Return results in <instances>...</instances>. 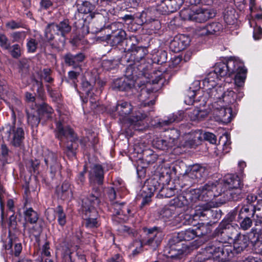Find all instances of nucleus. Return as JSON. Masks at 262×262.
I'll return each instance as SVG.
<instances>
[{"mask_svg":"<svg viewBox=\"0 0 262 262\" xmlns=\"http://www.w3.org/2000/svg\"><path fill=\"white\" fill-rule=\"evenodd\" d=\"M189 38L183 34L176 36L170 42V48L174 52H179L184 50L189 45Z\"/></svg>","mask_w":262,"mask_h":262,"instance_id":"19","label":"nucleus"},{"mask_svg":"<svg viewBox=\"0 0 262 262\" xmlns=\"http://www.w3.org/2000/svg\"><path fill=\"white\" fill-rule=\"evenodd\" d=\"M249 243L248 236L238 233L234 239L233 246L215 242L205 247V253L209 254V258L213 257L219 258L221 260H228L232 258L235 254L240 253L245 250Z\"/></svg>","mask_w":262,"mask_h":262,"instance_id":"1","label":"nucleus"},{"mask_svg":"<svg viewBox=\"0 0 262 262\" xmlns=\"http://www.w3.org/2000/svg\"><path fill=\"white\" fill-rule=\"evenodd\" d=\"M188 203V201L186 198V196L181 195L173 199L172 202L171 203V205L174 206L176 208V207L181 208L183 206L187 205Z\"/></svg>","mask_w":262,"mask_h":262,"instance_id":"48","label":"nucleus"},{"mask_svg":"<svg viewBox=\"0 0 262 262\" xmlns=\"http://www.w3.org/2000/svg\"><path fill=\"white\" fill-rule=\"evenodd\" d=\"M72 29L70 25L69 20L64 19L59 23H51L47 25L45 31V36L48 41H51L55 39V36H60L61 38L59 39V43H57L58 46H63L66 36L69 34Z\"/></svg>","mask_w":262,"mask_h":262,"instance_id":"6","label":"nucleus"},{"mask_svg":"<svg viewBox=\"0 0 262 262\" xmlns=\"http://www.w3.org/2000/svg\"><path fill=\"white\" fill-rule=\"evenodd\" d=\"M11 43L5 34L0 33V47L4 50H9Z\"/></svg>","mask_w":262,"mask_h":262,"instance_id":"54","label":"nucleus"},{"mask_svg":"<svg viewBox=\"0 0 262 262\" xmlns=\"http://www.w3.org/2000/svg\"><path fill=\"white\" fill-rule=\"evenodd\" d=\"M24 215L25 221L31 224L36 223L39 218V215L37 212L31 207H26L24 212Z\"/></svg>","mask_w":262,"mask_h":262,"instance_id":"33","label":"nucleus"},{"mask_svg":"<svg viewBox=\"0 0 262 262\" xmlns=\"http://www.w3.org/2000/svg\"><path fill=\"white\" fill-rule=\"evenodd\" d=\"M170 247L168 249V257L172 259H179L181 256L186 251V249L178 241H173V237L169 241Z\"/></svg>","mask_w":262,"mask_h":262,"instance_id":"16","label":"nucleus"},{"mask_svg":"<svg viewBox=\"0 0 262 262\" xmlns=\"http://www.w3.org/2000/svg\"><path fill=\"white\" fill-rule=\"evenodd\" d=\"M79 13L87 14H89L91 19L95 17V13L94 12L95 7L88 1L82 2L81 3H77L76 5Z\"/></svg>","mask_w":262,"mask_h":262,"instance_id":"27","label":"nucleus"},{"mask_svg":"<svg viewBox=\"0 0 262 262\" xmlns=\"http://www.w3.org/2000/svg\"><path fill=\"white\" fill-rule=\"evenodd\" d=\"M207 25L210 34H219L223 30V26L218 22H213Z\"/></svg>","mask_w":262,"mask_h":262,"instance_id":"47","label":"nucleus"},{"mask_svg":"<svg viewBox=\"0 0 262 262\" xmlns=\"http://www.w3.org/2000/svg\"><path fill=\"white\" fill-rule=\"evenodd\" d=\"M71 262H85L86 259L85 256L82 254L78 253H71L69 255Z\"/></svg>","mask_w":262,"mask_h":262,"instance_id":"60","label":"nucleus"},{"mask_svg":"<svg viewBox=\"0 0 262 262\" xmlns=\"http://www.w3.org/2000/svg\"><path fill=\"white\" fill-rule=\"evenodd\" d=\"M222 184L209 182L203 186L200 187L199 189L201 191L203 200L205 201H208L207 203L212 202L209 201L210 199L217 196L222 193V189L218 191V189L220 188Z\"/></svg>","mask_w":262,"mask_h":262,"instance_id":"14","label":"nucleus"},{"mask_svg":"<svg viewBox=\"0 0 262 262\" xmlns=\"http://www.w3.org/2000/svg\"><path fill=\"white\" fill-rule=\"evenodd\" d=\"M133 105L126 101H120L116 106V111L122 118L127 117L132 112Z\"/></svg>","mask_w":262,"mask_h":262,"instance_id":"28","label":"nucleus"},{"mask_svg":"<svg viewBox=\"0 0 262 262\" xmlns=\"http://www.w3.org/2000/svg\"><path fill=\"white\" fill-rule=\"evenodd\" d=\"M157 10L162 14H167V6L166 4V0H160L159 3H157Z\"/></svg>","mask_w":262,"mask_h":262,"instance_id":"62","label":"nucleus"},{"mask_svg":"<svg viewBox=\"0 0 262 262\" xmlns=\"http://www.w3.org/2000/svg\"><path fill=\"white\" fill-rule=\"evenodd\" d=\"M176 210V208L174 206H165L161 210L160 215L161 218L164 220L169 219L174 214Z\"/></svg>","mask_w":262,"mask_h":262,"instance_id":"36","label":"nucleus"},{"mask_svg":"<svg viewBox=\"0 0 262 262\" xmlns=\"http://www.w3.org/2000/svg\"><path fill=\"white\" fill-rule=\"evenodd\" d=\"M118 25L121 26V24L120 23H114L111 25V29L113 30L112 33L109 35V37L112 46H117L126 38V34L124 30L122 29H115Z\"/></svg>","mask_w":262,"mask_h":262,"instance_id":"18","label":"nucleus"},{"mask_svg":"<svg viewBox=\"0 0 262 262\" xmlns=\"http://www.w3.org/2000/svg\"><path fill=\"white\" fill-rule=\"evenodd\" d=\"M135 85V83L134 80H130V79L125 77L115 80L114 81L113 88L115 90L124 91L132 89Z\"/></svg>","mask_w":262,"mask_h":262,"instance_id":"23","label":"nucleus"},{"mask_svg":"<svg viewBox=\"0 0 262 262\" xmlns=\"http://www.w3.org/2000/svg\"><path fill=\"white\" fill-rule=\"evenodd\" d=\"M157 142L159 146L158 148L162 150L167 149L168 148L172 147L175 145L170 141L167 140L160 139Z\"/></svg>","mask_w":262,"mask_h":262,"instance_id":"58","label":"nucleus"},{"mask_svg":"<svg viewBox=\"0 0 262 262\" xmlns=\"http://www.w3.org/2000/svg\"><path fill=\"white\" fill-rule=\"evenodd\" d=\"M204 225L197 227L195 229H188L185 231H182L178 233L177 235L173 236V241H189L197 237V239L192 243V247L194 248L199 247L203 243V238L200 237L205 235L207 232H203Z\"/></svg>","mask_w":262,"mask_h":262,"instance_id":"9","label":"nucleus"},{"mask_svg":"<svg viewBox=\"0 0 262 262\" xmlns=\"http://www.w3.org/2000/svg\"><path fill=\"white\" fill-rule=\"evenodd\" d=\"M96 83V81H89L86 79H83L81 83V87L83 91L85 92V94L89 96L90 91Z\"/></svg>","mask_w":262,"mask_h":262,"instance_id":"52","label":"nucleus"},{"mask_svg":"<svg viewBox=\"0 0 262 262\" xmlns=\"http://www.w3.org/2000/svg\"><path fill=\"white\" fill-rule=\"evenodd\" d=\"M176 190L172 188H163L160 190V195L164 198H170L175 194Z\"/></svg>","mask_w":262,"mask_h":262,"instance_id":"59","label":"nucleus"},{"mask_svg":"<svg viewBox=\"0 0 262 262\" xmlns=\"http://www.w3.org/2000/svg\"><path fill=\"white\" fill-rule=\"evenodd\" d=\"M223 182V187L221 189L222 190L239 187L242 185L240 179L238 176L232 174H228L225 176Z\"/></svg>","mask_w":262,"mask_h":262,"instance_id":"25","label":"nucleus"},{"mask_svg":"<svg viewBox=\"0 0 262 262\" xmlns=\"http://www.w3.org/2000/svg\"><path fill=\"white\" fill-rule=\"evenodd\" d=\"M239 208L238 210V217H248L251 216V213L253 212V205L242 204L238 206Z\"/></svg>","mask_w":262,"mask_h":262,"instance_id":"37","label":"nucleus"},{"mask_svg":"<svg viewBox=\"0 0 262 262\" xmlns=\"http://www.w3.org/2000/svg\"><path fill=\"white\" fill-rule=\"evenodd\" d=\"M155 94L154 93L150 92L146 90H142L138 98L140 102L138 105L140 107H144L147 105H152L155 103Z\"/></svg>","mask_w":262,"mask_h":262,"instance_id":"21","label":"nucleus"},{"mask_svg":"<svg viewBox=\"0 0 262 262\" xmlns=\"http://www.w3.org/2000/svg\"><path fill=\"white\" fill-rule=\"evenodd\" d=\"M143 159L148 164L153 163L158 158V155L152 150L148 149L143 151Z\"/></svg>","mask_w":262,"mask_h":262,"instance_id":"39","label":"nucleus"},{"mask_svg":"<svg viewBox=\"0 0 262 262\" xmlns=\"http://www.w3.org/2000/svg\"><path fill=\"white\" fill-rule=\"evenodd\" d=\"M236 100V95L232 90H228L224 92L223 90V94L221 97L222 102L220 104H224L226 106L229 105L230 104L234 102Z\"/></svg>","mask_w":262,"mask_h":262,"instance_id":"34","label":"nucleus"},{"mask_svg":"<svg viewBox=\"0 0 262 262\" xmlns=\"http://www.w3.org/2000/svg\"><path fill=\"white\" fill-rule=\"evenodd\" d=\"M52 71L50 69H44L40 71V77L45 80L46 82L51 83L53 81V79L51 77Z\"/></svg>","mask_w":262,"mask_h":262,"instance_id":"57","label":"nucleus"},{"mask_svg":"<svg viewBox=\"0 0 262 262\" xmlns=\"http://www.w3.org/2000/svg\"><path fill=\"white\" fill-rule=\"evenodd\" d=\"M168 140L170 141L173 144H176V142L180 136V132L177 129H171L167 132Z\"/></svg>","mask_w":262,"mask_h":262,"instance_id":"56","label":"nucleus"},{"mask_svg":"<svg viewBox=\"0 0 262 262\" xmlns=\"http://www.w3.org/2000/svg\"><path fill=\"white\" fill-rule=\"evenodd\" d=\"M186 196L187 199H189L192 202H195L197 200L204 201L201 191L199 188L190 190L189 192L186 194Z\"/></svg>","mask_w":262,"mask_h":262,"instance_id":"44","label":"nucleus"},{"mask_svg":"<svg viewBox=\"0 0 262 262\" xmlns=\"http://www.w3.org/2000/svg\"><path fill=\"white\" fill-rule=\"evenodd\" d=\"M57 161V157L54 153L52 151H48V154L45 156V162L47 165L54 163Z\"/></svg>","mask_w":262,"mask_h":262,"instance_id":"64","label":"nucleus"},{"mask_svg":"<svg viewBox=\"0 0 262 262\" xmlns=\"http://www.w3.org/2000/svg\"><path fill=\"white\" fill-rule=\"evenodd\" d=\"M184 117V112L179 111L173 113L167 117V119L159 120L155 125L157 127H163L168 125L173 122H179L182 121Z\"/></svg>","mask_w":262,"mask_h":262,"instance_id":"22","label":"nucleus"},{"mask_svg":"<svg viewBox=\"0 0 262 262\" xmlns=\"http://www.w3.org/2000/svg\"><path fill=\"white\" fill-rule=\"evenodd\" d=\"M231 143L230 137L228 134H224L220 138L219 144H222L223 150L225 153L229 152Z\"/></svg>","mask_w":262,"mask_h":262,"instance_id":"42","label":"nucleus"},{"mask_svg":"<svg viewBox=\"0 0 262 262\" xmlns=\"http://www.w3.org/2000/svg\"><path fill=\"white\" fill-rule=\"evenodd\" d=\"M39 114L45 116L47 119L51 118V115L53 112V110L46 103H43L40 105L38 110L37 111Z\"/></svg>","mask_w":262,"mask_h":262,"instance_id":"45","label":"nucleus"},{"mask_svg":"<svg viewBox=\"0 0 262 262\" xmlns=\"http://www.w3.org/2000/svg\"><path fill=\"white\" fill-rule=\"evenodd\" d=\"M135 54V63L134 65H129L126 68L125 77L135 82L142 76L147 77V71L148 67L145 64L144 58L146 54V49L142 47L136 48Z\"/></svg>","mask_w":262,"mask_h":262,"instance_id":"3","label":"nucleus"},{"mask_svg":"<svg viewBox=\"0 0 262 262\" xmlns=\"http://www.w3.org/2000/svg\"><path fill=\"white\" fill-rule=\"evenodd\" d=\"M146 236L142 239L141 246H148L152 249L156 250L160 245L162 239V233L157 227L144 230Z\"/></svg>","mask_w":262,"mask_h":262,"instance_id":"12","label":"nucleus"},{"mask_svg":"<svg viewBox=\"0 0 262 262\" xmlns=\"http://www.w3.org/2000/svg\"><path fill=\"white\" fill-rule=\"evenodd\" d=\"M214 71L220 77L234 76V83L236 86L241 88L243 86L246 77L247 70L243 62L238 58L230 57L226 62H220L214 67Z\"/></svg>","mask_w":262,"mask_h":262,"instance_id":"2","label":"nucleus"},{"mask_svg":"<svg viewBox=\"0 0 262 262\" xmlns=\"http://www.w3.org/2000/svg\"><path fill=\"white\" fill-rule=\"evenodd\" d=\"M220 77L213 71L208 73L207 76L202 81L203 89L208 90L209 88L217 86Z\"/></svg>","mask_w":262,"mask_h":262,"instance_id":"26","label":"nucleus"},{"mask_svg":"<svg viewBox=\"0 0 262 262\" xmlns=\"http://www.w3.org/2000/svg\"><path fill=\"white\" fill-rule=\"evenodd\" d=\"M210 113V111L208 110L196 107L188 110L186 114L191 121L198 123L206 118Z\"/></svg>","mask_w":262,"mask_h":262,"instance_id":"20","label":"nucleus"},{"mask_svg":"<svg viewBox=\"0 0 262 262\" xmlns=\"http://www.w3.org/2000/svg\"><path fill=\"white\" fill-rule=\"evenodd\" d=\"M55 132L56 137L61 142L68 141L65 150L67 156L70 157H74L78 144L76 143L77 137L73 130L69 126L64 125L60 121L56 124Z\"/></svg>","mask_w":262,"mask_h":262,"instance_id":"4","label":"nucleus"},{"mask_svg":"<svg viewBox=\"0 0 262 262\" xmlns=\"http://www.w3.org/2000/svg\"><path fill=\"white\" fill-rule=\"evenodd\" d=\"M61 198L63 200L69 199L72 196L70 184L67 182H64L61 186Z\"/></svg>","mask_w":262,"mask_h":262,"instance_id":"46","label":"nucleus"},{"mask_svg":"<svg viewBox=\"0 0 262 262\" xmlns=\"http://www.w3.org/2000/svg\"><path fill=\"white\" fill-rule=\"evenodd\" d=\"M121 63L119 58L117 59L103 60L101 65L106 70H111L116 68Z\"/></svg>","mask_w":262,"mask_h":262,"instance_id":"41","label":"nucleus"},{"mask_svg":"<svg viewBox=\"0 0 262 262\" xmlns=\"http://www.w3.org/2000/svg\"><path fill=\"white\" fill-rule=\"evenodd\" d=\"M55 213L58 224L60 226L63 227L67 223V215L64 212L63 208L60 206H58L56 209Z\"/></svg>","mask_w":262,"mask_h":262,"instance_id":"40","label":"nucleus"},{"mask_svg":"<svg viewBox=\"0 0 262 262\" xmlns=\"http://www.w3.org/2000/svg\"><path fill=\"white\" fill-rule=\"evenodd\" d=\"M146 185L143 188V192L146 193L149 192V195H153L154 192L160 189L161 186L157 180L155 179H150L147 181Z\"/></svg>","mask_w":262,"mask_h":262,"instance_id":"31","label":"nucleus"},{"mask_svg":"<svg viewBox=\"0 0 262 262\" xmlns=\"http://www.w3.org/2000/svg\"><path fill=\"white\" fill-rule=\"evenodd\" d=\"M93 192H95V194H92L89 198L88 200L90 202V206L85 209V215L87 217L85 220V225L88 228H97L100 225L97 221L98 215L96 210V207L100 203L99 199V197L100 196V190L98 187H94Z\"/></svg>","mask_w":262,"mask_h":262,"instance_id":"8","label":"nucleus"},{"mask_svg":"<svg viewBox=\"0 0 262 262\" xmlns=\"http://www.w3.org/2000/svg\"><path fill=\"white\" fill-rule=\"evenodd\" d=\"M84 57V55L81 53L76 55L68 53L64 56V59L67 64L74 68H77L79 67L80 63L83 61Z\"/></svg>","mask_w":262,"mask_h":262,"instance_id":"24","label":"nucleus"},{"mask_svg":"<svg viewBox=\"0 0 262 262\" xmlns=\"http://www.w3.org/2000/svg\"><path fill=\"white\" fill-rule=\"evenodd\" d=\"M215 11L212 9L194 6L191 8L183 9L180 12V16L183 19L200 23L215 17Z\"/></svg>","mask_w":262,"mask_h":262,"instance_id":"7","label":"nucleus"},{"mask_svg":"<svg viewBox=\"0 0 262 262\" xmlns=\"http://www.w3.org/2000/svg\"><path fill=\"white\" fill-rule=\"evenodd\" d=\"M255 214L258 219H262V200H258L256 205H253L251 216L253 217Z\"/></svg>","mask_w":262,"mask_h":262,"instance_id":"51","label":"nucleus"},{"mask_svg":"<svg viewBox=\"0 0 262 262\" xmlns=\"http://www.w3.org/2000/svg\"><path fill=\"white\" fill-rule=\"evenodd\" d=\"M4 136L10 142L11 144L15 147L21 146L24 139V132L20 127L8 126L4 128Z\"/></svg>","mask_w":262,"mask_h":262,"instance_id":"11","label":"nucleus"},{"mask_svg":"<svg viewBox=\"0 0 262 262\" xmlns=\"http://www.w3.org/2000/svg\"><path fill=\"white\" fill-rule=\"evenodd\" d=\"M27 33L25 31H16L10 34V36L12 38L13 42H20L23 41L26 37Z\"/></svg>","mask_w":262,"mask_h":262,"instance_id":"49","label":"nucleus"},{"mask_svg":"<svg viewBox=\"0 0 262 262\" xmlns=\"http://www.w3.org/2000/svg\"><path fill=\"white\" fill-rule=\"evenodd\" d=\"M252 217V216L238 217L240 228L242 230H247L251 227L253 224Z\"/></svg>","mask_w":262,"mask_h":262,"instance_id":"43","label":"nucleus"},{"mask_svg":"<svg viewBox=\"0 0 262 262\" xmlns=\"http://www.w3.org/2000/svg\"><path fill=\"white\" fill-rule=\"evenodd\" d=\"M214 202H208L199 204L195 207V212L193 215L185 214L183 215V223L185 225L195 226L198 220L207 221L214 214L211 209L216 207Z\"/></svg>","mask_w":262,"mask_h":262,"instance_id":"5","label":"nucleus"},{"mask_svg":"<svg viewBox=\"0 0 262 262\" xmlns=\"http://www.w3.org/2000/svg\"><path fill=\"white\" fill-rule=\"evenodd\" d=\"M124 203H119L118 202H113L111 208V211L116 215H127L130 213V209L124 206Z\"/></svg>","mask_w":262,"mask_h":262,"instance_id":"32","label":"nucleus"},{"mask_svg":"<svg viewBox=\"0 0 262 262\" xmlns=\"http://www.w3.org/2000/svg\"><path fill=\"white\" fill-rule=\"evenodd\" d=\"M242 185L239 187L231 188L229 189H224L222 192L226 196L229 200L237 201L243 197V191L242 190Z\"/></svg>","mask_w":262,"mask_h":262,"instance_id":"29","label":"nucleus"},{"mask_svg":"<svg viewBox=\"0 0 262 262\" xmlns=\"http://www.w3.org/2000/svg\"><path fill=\"white\" fill-rule=\"evenodd\" d=\"M210 111L216 121L226 124L230 122L234 117L231 108L219 103V101L212 103V108Z\"/></svg>","mask_w":262,"mask_h":262,"instance_id":"10","label":"nucleus"},{"mask_svg":"<svg viewBox=\"0 0 262 262\" xmlns=\"http://www.w3.org/2000/svg\"><path fill=\"white\" fill-rule=\"evenodd\" d=\"M89 178L91 185H102L104 181V170L102 166L97 164L93 165L89 171Z\"/></svg>","mask_w":262,"mask_h":262,"instance_id":"15","label":"nucleus"},{"mask_svg":"<svg viewBox=\"0 0 262 262\" xmlns=\"http://www.w3.org/2000/svg\"><path fill=\"white\" fill-rule=\"evenodd\" d=\"M38 41L33 38H28L27 39L26 47L29 53H34L36 51Z\"/></svg>","mask_w":262,"mask_h":262,"instance_id":"50","label":"nucleus"},{"mask_svg":"<svg viewBox=\"0 0 262 262\" xmlns=\"http://www.w3.org/2000/svg\"><path fill=\"white\" fill-rule=\"evenodd\" d=\"M28 122L32 127H36L40 122V117L39 112L36 110H32L27 113Z\"/></svg>","mask_w":262,"mask_h":262,"instance_id":"35","label":"nucleus"},{"mask_svg":"<svg viewBox=\"0 0 262 262\" xmlns=\"http://www.w3.org/2000/svg\"><path fill=\"white\" fill-rule=\"evenodd\" d=\"M223 88L221 86L209 88L208 90H205L206 94L208 95L210 99H212V102L219 101L222 102L221 97L223 94Z\"/></svg>","mask_w":262,"mask_h":262,"instance_id":"30","label":"nucleus"},{"mask_svg":"<svg viewBox=\"0 0 262 262\" xmlns=\"http://www.w3.org/2000/svg\"><path fill=\"white\" fill-rule=\"evenodd\" d=\"M206 174V167L198 164L190 166L186 171V176L188 177L197 181L204 178Z\"/></svg>","mask_w":262,"mask_h":262,"instance_id":"17","label":"nucleus"},{"mask_svg":"<svg viewBox=\"0 0 262 262\" xmlns=\"http://www.w3.org/2000/svg\"><path fill=\"white\" fill-rule=\"evenodd\" d=\"M235 231L232 224L226 221L222 222L215 229V234L217 236H221L222 239V241H217V242L223 243L224 245L228 244L229 241L232 240L233 234ZM213 242L215 241L210 243L208 246H210Z\"/></svg>","mask_w":262,"mask_h":262,"instance_id":"13","label":"nucleus"},{"mask_svg":"<svg viewBox=\"0 0 262 262\" xmlns=\"http://www.w3.org/2000/svg\"><path fill=\"white\" fill-rule=\"evenodd\" d=\"M224 19L227 25L234 24L236 20L235 10L232 8L225 10L224 12Z\"/></svg>","mask_w":262,"mask_h":262,"instance_id":"38","label":"nucleus"},{"mask_svg":"<svg viewBox=\"0 0 262 262\" xmlns=\"http://www.w3.org/2000/svg\"><path fill=\"white\" fill-rule=\"evenodd\" d=\"M11 56L14 58H18L21 56L20 47L18 44H14L10 50Z\"/></svg>","mask_w":262,"mask_h":262,"instance_id":"61","label":"nucleus"},{"mask_svg":"<svg viewBox=\"0 0 262 262\" xmlns=\"http://www.w3.org/2000/svg\"><path fill=\"white\" fill-rule=\"evenodd\" d=\"M195 96V92L194 90H189L188 91L187 95L185 96V102L188 104H192L193 102H194V98Z\"/></svg>","mask_w":262,"mask_h":262,"instance_id":"63","label":"nucleus"},{"mask_svg":"<svg viewBox=\"0 0 262 262\" xmlns=\"http://www.w3.org/2000/svg\"><path fill=\"white\" fill-rule=\"evenodd\" d=\"M166 60L167 53L164 51L158 52L156 56L154 58V62H157L158 64H162L166 62Z\"/></svg>","mask_w":262,"mask_h":262,"instance_id":"55","label":"nucleus"},{"mask_svg":"<svg viewBox=\"0 0 262 262\" xmlns=\"http://www.w3.org/2000/svg\"><path fill=\"white\" fill-rule=\"evenodd\" d=\"M166 4L167 6V14L173 13L176 11L180 8L178 4L177 0H166Z\"/></svg>","mask_w":262,"mask_h":262,"instance_id":"53","label":"nucleus"}]
</instances>
